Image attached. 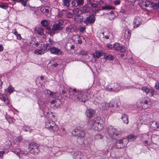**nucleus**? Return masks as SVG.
Wrapping results in <instances>:
<instances>
[{
    "mask_svg": "<svg viewBox=\"0 0 159 159\" xmlns=\"http://www.w3.org/2000/svg\"><path fill=\"white\" fill-rule=\"evenodd\" d=\"M88 91V90L85 92L77 91L76 89H74L72 91L73 95L72 97L76 101L85 103L87 99L86 92Z\"/></svg>",
    "mask_w": 159,
    "mask_h": 159,
    "instance_id": "nucleus-1",
    "label": "nucleus"
},
{
    "mask_svg": "<svg viewBox=\"0 0 159 159\" xmlns=\"http://www.w3.org/2000/svg\"><path fill=\"white\" fill-rule=\"evenodd\" d=\"M46 128L54 133L58 131L59 129L58 126L52 120L48 119L45 121Z\"/></svg>",
    "mask_w": 159,
    "mask_h": 159,
    "instance_id": "nucleus-2",
    "label": "nucleus"
},
{
    "mask_svg": "<svg viewBox=\"0 0 159 159\" xmlns=\"http://www.w3.org/2000/svg\"><path fill=\"white\" fill-rule=\"evenodd\" d=\"M109 136L113 139H117L120 135V129L119 128H115L112 126L109 127L107 130Z\"/></svg>",
    "mask_w": 159,
    "mask_h": 159,
    "instance_id": "nucleus-3",
    "label": "nucleus"
},
{
    "mask_svg": "<svg viewBox=\"0 0 159 159\" xmlns=\"http://www.w3.org/2000/svg\"><path fill=\"white\" fill-rule=\"evenodd\" d=\"M29 152L32 154L37 155L39 152V145L34 142H32L29 145Z\"/></svg>",
    "mask_w": 159,
    "mask_h": 159,
    "instance_id": "nucleus-4",
    "label": "nucleus"
},
{
    "mask_svg": "<svg viewBox=\"0 0 159 159\" xmlns=\"http://www.w3.org/2000/svg\"><path fill=\"white\" fill-rule=\"evenodd\" d=\"M122 88L120 84L118 83L110 84L107 85L106 89L108 91H113L117 92L119 91Z\"/></svg>",
    "mask_w": 159,
    "mask_h": 159,
    "instance_id": "nucleus-5",
    "label": "nucleus"
},
{
    "mask_svg": "<svg viewBox=\"0 0 159 159\" xmlns=\"http://www.w3.org/2000/svg\"><path fill=\"white\" fill-rule=\"evenodd\" d=\"M142 139L146 145L150 146L152 145V136L149 134H143Z\"/></svg>",
    "mask_w": 159,
    "mask_h": 159,
    "instance_id": "nucleus-6",
    "label": "nucleus"
},
{
    "mask_svg": "<svg viewBox=\"0 0 159 159\" xmlns=\"http://www.w3.org/2000/svg\"><path fill=\"white\" fill-rule=\"evenodd\" d=\"M127 142L128 139L126 138L119 139L116 141V147L117 148H123L126 146Z\"/></svg>",
    "mask_w": 159,
    "mask_h": 159,
    "instance_id": "nucleus-7",
    "label": "nucleus"
},
{
    "mask_svg": "<svg viewBox=\"0 0 159 159\" xmlns=\"http://www.w3.org/2000/svg\"><path fill=\"white\" fill-rule=\"evenodd\" d=\"M12 152L16 154L18 156V157L20 158H27L28 156L27 153L24 152L23 151H21L20 149L18 147L16 149H13L12 150Z\"/></svg>",
    "mask_w": 159,
    "mask_h": 159,
    "instance_id": "nucleus-8",
    "label": "nucleus"
},
{
    "mask_svg": "<svg viewBox=\"0 0 159 159\" xmlns=\"http://www.w3.org/2000/svg\"><path fill=\"white\" fill-rule=\"evenodd\" d=\"M73 135L77 136L80 138L84 137L85 135L84 131L82 129H75L72 132Z\"/></svg>",
    "mask_w": 159,
    "mask_h": 159,
    "instance_id": "nucleus-9",
    "label": "nucleus"
},
{
    "mask_svg": "<svg viewBox=\"0 0 159 159\" xmlns=\"http://www.w3.org/2000/svg\"><path fill=\"white\" fill-rule=\"evenodd\" d=\"M64 23V21L62 20H59L58 22L53 24L52 29L53 30H61L63 27H62Z\"/></svg>",
    "mask_w": 159,
    "mask_h": 159,
    "instance_id": "nucleus-10",
    "label": "nucleus"
},
{
    "mask_svg": "<svg viewBox=\"0 0 159 159\" xmlns=\"http://www.w3.org/2000/svg\"><path fill=\"white\" fill-rule=\"evenodd\" d=\"M115 106L114 103L113 102H111L109 103L106 102H103L100 104V107L104 110H107L109 108L113 107Z\"/></svg>",
    "mask_w": 159,
    "mask_h": 159,
    "instance_id": "nucleus-11",
    "label": "nucleus"
},
{
    "mask_svg": "<svg viewBox=\"0 0 159 159\" xmlns=\"http://www.w3.org/2000/svg\"><path fill=\"white\" fill-rule=\"evenodd\" d=\"M113 48L116 51H120L121 52H124L126 51V48L121 45L120 44L117 43H115L113 45Z\"/></svg>",
    "mask_w": 159,
    "mask_h": 159,
    "instance_id": "nucleus-12",
    "label": "nucleus"
},
{
    "mask_svg": "<svg viewBox=\"0 0 159 159\" xmlns=\"http://www.w3.org/2000/svg\"><path fill=\"white\" fill-rule=\"evenodd\" d=\"M95 20V18L93 14H91L87 17L84 23L87 25L92 24L94 22Z\"/></svg>",
    "mask_w": 159,
    "mask_h": 159,
    "instance_id": "nucleus-13",
    "label": "nucleus"
},
{
    "mask_svg": "<svg viewBox=\"0 0 159 159\" xmlns=\"http://www.w3.org/2000/svg\"><path fill=\"white\" fill-rule=\"evenodd\" d=\"M150 117L148 114H144L140 117V120L142 123L146 124L149 121Z\"/></svg>",
    "mask_w": 159,
    "mask_h": 159,
    "instance_id": "nucleus-14",
    "label": "nucleus"
},
{
    "mask_svg": "<svg viewBox=\"0 0 159 159\" xmlns=\"http://www.w3.org/2000/svg\"><path fill=\"white\" fill-rule=\"evenodd\" d=\"M141 89L143 92L146 94H148V93H150V96H152L155 92L154 89H149L146 86H143L141 88Z\"/></svg>",
    "mask_w": 159,
    "mask_h": 159,
    "instance_id": "nucleus-15",
    "label": "nucleus"
},
{
    "mask_svg": "<svg viewBox=\"0 0 159 159\" xmlns=\"http://www.w3.org/2000/svg\"><path fill=\"white\" fill-rule=\"evenodd\" d=\"M89 127L96 131H100L103 128V124H99L98 125H89Z\"/></svg>",
    "mask_w": 159,
    "mask_h": 159,
    "instance_id": "nucleus-16",
    "label": "nucleus"
},
{
    "mask_svg": "<svg viewBox=\"0 0 159 159\" xmlns=\"http://www.w3.org/2000/svg\"><path fill=\"white\" fill-rule=\"evenodd\" d=\"M44 94L47 96L49 97H51L56 98L57 96L58 95L56 93H53L50 90L46 89L44 90Z\"/></svg>",
    "mask_w": 159,
    "mask_h": 159,
    "instance_id": "nucleus-17",
    "label": "nucleus"
},
{
    "mask_svg": "<svg viewBox=\"0 0 159 159\" xmlns=\"http://www.w3.org/2000/svg\"><path fill=\"white\" fill-rule=\"evenodd\" d=\"M103 120L100 117H97L94 118L91 121V123L89 125H98L99 124H103Z\"/></svg>",
    "mask_w": 159,
    "mask_h": 159,
    "instance_id": "nucleus-18",
    "label": "nucleus"
},
{
    "mask_svg": "<svg viewBox=\"0 0 159 159\" xmlns=\"http://www.w3.org/2000/svg\"><path fill=\"white\" fill-rule=\"evenodd\" d=\"M152 144H155L157 146H159V135L153 134L152 136Z\"/></svg>",
    "mask_w": 159,
    "mask_h": 159,
    "instance_id": "nucleus-19",
    "label": "nucleus"
},
{
    "mask_svg": "<svg viewBox=\"0 0 159 159\" xmlns=\"http://www.w3.org/2000/svg\"><path fill=\"white\" fill-rule=\"evenodd\" d=\"M50 52L53 54L59 55L62 54V52L58 48L55 47H52L51 48Z\"/></svg>",
    "mask_w": 159,
    "mask_h": 159,
    "instance_id": "nucleus-20",
    "label": "nucleus"
},
{
    "mask_svg": "<svg viewBox=\"0 0 159 159\" xmlns=\"http://www.w3.org/2000/svg\"><path fill=\"white\" fill-rule=\"evenodd\" d=\"M141 22L142 20L140 17H135L134 19L133 22L134 28H137L141 25Z\"/></svg>",
    "mask_w": 159,
    "mask_h": 159,
    "instance_id": "nucleus-21",
    "label": "nucleus"
},
{
    "mask_svg": "<svg viewBox=\"0 0 159 159\" xmlns=\"http://www.w3.org/2000/svg\"><path fill=\"white\" fill-rule=\"evenodd\" d=\"M149 102V100L145 99L143 100L140 103L142 108L143 109H146L149 108L150 106Z\"/></svg>",
    "mask_w": 159,
    "mask_h": 159,
    "instance_id": "nucleus-22",
    "label": "nucleus"
},
{
    "mask_svg": "<svg viewBox=\"0 0 159 159\" xmlns=\"http://www.w3.org/2000/svg\"><path fill=\"white\" fill-rule=\"evenodd\" d=\"M149 125L150 128L153 130H159V123L152 121L150 123Z\"/></svg>",
    "mask_w": 159,
    "mask_h": 159,
    "instance_id": "nucleus-23",
    "label": "nucleus"
},
{
    "mask_svg": "<svg viewBox=\"0 0 159 159\" xmlns=\"http://www.w3.org/2000/svg\"><path fill=\"white\" fill-rule=\"evenodd\" d=\"M95 113L94 111L92 109L87 110L85 112V115L88 118L92 117Z\"/></svg>",
    "mask_w": 159,
    "mask_h": 159,
    "instance_id": "nucleus-24",
    "label": "nucleus"
},
{
    "mask_svg": "<svg viewBox=\"0 0 159 159\" xmlns=\"http://www.w3.org/2000/svg\"><path fill=\"white\" fill-rule=\"evenodd\" d=\"M150 2L146 0H141L139 2V5L143 8L148 7L150 5Z\"/></svg>",
    "mask_w": 159,
    "mask_h": 159,
    "instance_id": "nucleus-25",
    "label": "nucleus"
},
{
    "mask_svg": "<svg viewBox=\"0 0 159 159\" xmlns=\"http://www.w3.org/2000/svg\"><path fill=\"white\" fill-rule=\"evenodd\" d=\"M41 23L42 25L47 30H49L50 29L49 26L50 21L46 20H43L41 21Z\"/></svg>",
    "mask_w": 159,
    "mask_h": 159,
    "instance_id": "nucleus-26",
    "label": "nucleus"
},
{
    "mask_svg": "<svg viewBox=\"0 0 159 159\" xmlns=\"http://www.w3.org/2000/svg\"><path fill=\"white\" fill-rule=\"evenodd\" d=\"M73 157L74 159H81L83 156L81 152H77L74 153Z\"/></svg>",
    "mask_w": 159,
    "mask_h": 159,
    "instance_id": "nucleus-27",
    "label": "nucleus"
},
{
    "mask_svg": "<svg viewBox=\"0 0 159 159\" xmlns=\"http://www.w3.org/2000/svg\"><path fill=\"white\" fill-rule=\"evenodd\" d=\"M49 100H46L44 101H41L39 102V106L41 108H44L46 106V105L49 102Z\"/></svg>",
    "mask_w": 159,
    "mask_h": 159,
    "instance_id": "nucleus-28",
    "label": "nucleus"
},
{
    "mask_svg": "<svg viewBox=\"0 0 159 159\" xmlns=\"http://www.w3.org/2000/svg\"><path fill=\"white\" fill-rule=\"evenodd\" d=\"M124 123L128 124L129 123V119L128 115L125 114H122L121 117Z\"/></svg>",
    "mask_w": 159,
    "mask_h": 159,
    "instance_id": "nucleus-29",
    "label": "nucleus"
},
{
    "mask_svg": "<svg viewBox=\"0 0 159 159\" xmlns=\"http://www.w3.org/2000/svg\"><path fill=\"white\" fill-rule=\"evenodd\" d=\"M46 52L45 50L43 48L37 49L34 51V53L37 55H42Z\"/></svg>",
    "mask_w": 159,
    "mask_h": 159,
    "instance_id": "nucleus-30",
    "label": "nucleus"
},
{
    "mask_svg": "<svg viewBox=\"0 0 159 159\" xmlns=\"http://www.w3.org/2000/svg\"><path fill=\"white\" fill-rule=\"evenodd\" d=\"M0 99L6 104H8L9 103V101L7 99V97L5 95L0 94Z\"/></svg>",
    "mask_w": 159,
    "mask_h": 159,
    "instance_id": "nucleus-31",
    "label": "nucleus"
},
{
    "mask_svg": "<svg viewBox=\"0 0 159 159\" xmlns=\"http://www.w3.org/2000/svg\"><path fill=\"white\" fill-rule=\"evenodd\" d=\"M131 31L128 28H126L125 34V38L126 39H129L131 36Z\"/></svg>",
    "mask_w": 159,
    "mask_h": 159,
    "instance_id": "nucleus-32",
    "label": "nucleus"
},
{
    "mask_svg": "<svg viewBox=\"0 0 159 159\" xmlns=\"http://www.w3.org/2000/svg\"><path fill=\"white\" fill-rule=\"evenodd\" d=\"M82 20L83 17L80 15H77L75 17L74 20L76 23H80L82 22Z\"/></svg>",
    "mask_w": 159,
    "mask_h": 159,
    "instance_id": "nucleus-33",
    "label": "nucleus"
},
{
    "mask_svg": "<svg viewBox=\"0 0 159 159\" xmlns=\"http://www.w3.org/2000/svg\"><path fill=\"white\" fill-rule=\"evenodd\" d=\"M35 32L41 35L44 34L43 30V29L41 27H36L35 28Z\"/></svg>",
    "mask_w": 159,
    "mask_h": 159,
    "instance_id": "nucleus-34",
    "label": "nucleus"
},
{
    "mask_svg": "<svg viewBox=\"0 0 159 159\" xmlns=\"http://www.w3.org/2000/svg\"><path fill=\"white\" fill-rule=\"evenodd\" d=\"M102 55V52L99 51H96L93 54V56L95 59H98Z\"/></svg>",
    "mask_w": 159,
    "mask_h": 159,
    "instance_id": "nucleus-35",
    "label": "nucleus"
},
{
    "mask_svg": "<svg viewBox=\"0 0 159 159\" xmlns=\"http://www.w3.org/2000/svg\"><path fill=\"white\" fill-rule=\"evenodd\" d=\"M115 8V7L109 5H106L102 7V10H113Z\"/></svg>",
    "mask_w": 159,
    "mask_h": 159,
    "instance_id": "nucleus-36",
    "label": "nucleus"
},
{
    "mask_svg": "<svg viewBox=\"0 0 159 159\" xmlns=\"http://www.w3.org/2000/svg\"><path fill=\"white\" fill-rule=\"evenodd\" d=\"M11 142L10 141L8 140L4 143L3 146L5 149H7L11 147Z\"/></svg>",
    "mask_w": 159,
    "mask_h": 159,
    "instance_id": "nucleus-37",
    "label": "nucleus"
},
{
    "mask_svg": "<svg viewBox=\"0 0 159 159\" xmlns=\"http://www.w3.org/2000/svg\"><path fill=\"white\" fill-rule=\"evenodd\" d=\"M40 11L47 16H48L49 12V10L48 9L44 7H42L41 8Z\"/></svg>",
    "mask_w": 159,
    "mask_h": 159,
    "instance_id": "nucleus-38",
    "label": "nucleus"
},
{
    "mask_svg": "<svg viewBox=\"0 0 159 159\" xmlns=\"http://www.w3.org/2000/svg\"><path fill=\"white\" fill-rule=\"evenodd\" d=\"M107 15L108 16L109 19L110 20L113 19L115 17L114 12L113 11H111L110 12L107 13Z\"/></svg>",
    "mask_w": 159,
    "mask_h": 159,
    "instance_id": "nucleus-39",
    "label": "nucleus"
},
{
    "mask_svg": "<svg viewBox=\"0 0 159 159\" xmlns=\"http://www.w3.org/2000/svg\"><path fill=\"white\" fill-rule=\"evenodd\" d=\"M66 48L68 50L74 48V46L70 43H67L65 46Z\"/></svg>",
    "mask_w": 159,
    "mask_h": 159,
    "instance_id": "nucleus-40",
    "label": "nucleus"
},
{
    "mask_svg": "<svg viewBox=\"0 0 159 159\" xmlns=\"http://www.w3.org/2000/svg\"><path fill=\"white\" fill-rule=\"evenodd\" d=\"M89 3L92 7L93 8L96 9L100 7L99 4L96 3H94L92 2H91Z\"/></svg>",
    "mask_w": 159,
    "mask_h": 159,
    "instance_id": "nucleus-41",
    "label": "nucleus"
},
{
    "mask_svg": "<svg viewBox=\"0 0 159 159\" xmlns=\"http://www.w3.org/2000/svg\"><path fill=\"white\" fill-rule=\"evenodd\" d=\"M104 58L106 60L111 61L113 60L114 59L113 56L111 55H108L105 56H104Z\"/></svg>",
    "mask_w": 159,
    "mask_h": 159,
    "instance_id": "nucleus-42",
    "label": "nucleus"
},
{
    "mask_svg": "<svg viewBox=\"0 0 159 159\" xmlns=\"http://www.w3.org/2000/svg\"><path fill=\"white\" fill-rule=\"evenodd\" d=\"M151 7L154 9H157L158 7L157 5V3H155L154 2H152L151 4Z\"/></svg>",
    "mask_w": 159,
    "mask_h": 159,
    "instance_id": "nucleus-43",
    "label": "nucleus"
},
{
    "mask_svg": "<svg viewBox=\"0 0 159 159\" xmlns=\"http://www.w3.org/2000/svg\"><path fill=\"white\" fill-rule=\"evenodd\" d=\"M22 138L21 136H20L18 137L14 141H16V142H15L16 144H18L22 140Z\"/></svg>",
    "mask_w": 159,
    "mask_h": 159,
    "instance_id": "nucleus-44",
    "label": "nucleus"
},
{
    "mask_svg": "<svg viewBox=\"0 0 159 159\" xmlns=\"http://www.w3.org/2000/svg\"><path fill=\"white\" fill-rule=\"evenodd\" d=\"M44 48L45 49V50L47 51H50V50L51 48H52L51 46L48 43H46L45 45L43 46Z\"/></svg>",
    "mask_w": 159,
    "mask_h": 159,
    "instance_id": "nucleus-45",
    "label": "nucleus"
},
{
    "mask_svg": "<svg viewBox=\"0 0 159 159\" xmlns=\"http://www.w3.org/2000/svg\"><path fill=\"white\" fill-rule=\"evenodd\" d=\"M103 138V136L101 134H97L95 137V139L97 140L102 139Z\"/></svg>",
    "mask_w": 159,
    "mask_h": 159,
    "instance_id": "nucleus-46",
    "label": "nucleus"
},
{
    "mask_svg": "<svg viewBox=\"0 0 159 159\" xmlns=\"http://www.w3.org/2000/svg\"><path fill=\"white\" fill-rule=\"evenodd\" d=\"M77 3V5L79 6L82 5L84 4V0H75Z\"/></svg>",
    "mask_w": 159,
    "mask_h": 159,
    "instance_id": "nucleus-47",
    "label": "nucleus"
},
{
    "mask_svg": "<svg viewBox=\"0 0 159 159\" xmlns=\"http://www.w3.org/2000/svg\"><path fill=\"white\" fill-rule=\"evenodd\" d=\"M14 91V88L11 86H9L8 88V92L11 93Z\"/></svg>",
    "mask_w": 159,
    "mask_h": 159,
    "instance_id": "nucleus-48",
    "label": "nucleus"
},
{
    "mask_svg": "<svg viewBox=\"0 0 159 159\" xmlns=\"http://www.w3.org/2000/svg\"><path fill=\"white\" fill-rule=\"evenodd\" d=\"M73 12L74 14L76 15H78L77 14H78L79 12V10L78 8H76L73 10Z\"/></svg>",
    "mask_w": 159,
    "mask_h": 159,
    "instance_id": "nucleus-49",
    "label": "nucleus"
},
{
    "mask_svg": "<svg viewBox=\"0 0 159 159\" xmlns=\"http://www.w3.org/2000/svg\"><path fill=\"white\" fill-rule=\"evenodd\" d=\"M66 16L68 18H71L73 16L72 14L70 12H67L66 15Z\"/></svg>",
    "mask_w": 159,
    "mask_h": 159,
    "instance_id": "nucleus-50",
    "label": "nucleus"
},
{
    "mask_svg": "<svg viewBox=\"0 0 159 159\" xmlns=\"http://www.w3.org/2000/svg\"><path fill=\"white\" fill-rule=\"evenodd\" d=\"M79 54L82 55H86L87 54V53L83 50H81L79 52Z\"/></svg>",
    "mask_w": 159,
    "mask_h": 159,
    "instance_id": "nucleus-51",
    "label": "nucleus"
},
{
    "mask_svg": "<svg viewBox=\"0 0 159 159\" xmlns=\"http://www.w3.org/2000/svg\"><path fill=\"white\" fill-rule=\"evenodd\" d=\"M64 5L67 7H68L69 6V1L68 0H64L63 1Z\"/></svg>",
    "mask_w": 159,
    "mask_h": 159,
    "instance_id": "nucleus-52",
    "label": "nucleus"
},
{
    "mask_svg": "<svg viewBox=\"0 0 159 159\" xmlns=\"http://www.w3.org/2000/svg\"><path fill=\"white\" fill-rule=\"evenodd\" d=\"M29 0H19V2H21L24 6H25L26 3Z\"/></svg>",
    "mask_w": 159,
    "mask_h": 159,
    "instance_id": "nucleus-53",
    "label": "nucleus"
},
{
    "mask_svg": "<svg viewBox=\"0 0 159 159\" xmlns=\"http://www.w3.org/2000/svg\"><path fill=\"white\" fill-rule=\"evenodd\" d=\"M79 30L81 32H84L85 30V27L84 26H80L79 27Z\"/></svg>",
    "mask_w": 159,
    "mask_h": 159,
    "instance_id": "nucleus-54",
    "label": "nucleus"
},
{
    "mask_svg": "<svg viewBox=\"0 0 159 159\" xmlns=\"http://www.w3.org/2000/svg\"><path fill=\"white\" fill-rule=\"evenodd\" d=\"M136 138V137L134 136V135H132V134H131V135H129L128 136V139H135Z\"/></svg>",
    "mask_w": 159,
    "mask_h": 159,
    "instance_id": "nucleus-55",
    "label": "nucleus"
},
{
    "mask_svg": "<svg viewBox=\"0 0 159 159\" xmlns=\"http://www.w3.org/2000/svg\"><path fill=\"white\" fill-rule=\"evenodd\" d=\"M71 4L74 6L77 7L78 5H77V3L75 0H73L71 2Z\"/></svg>",
    "mask_w": 159,
    "mask_h": 159,
    "instance_id": "nucleus-56",
    "label": "nucleus"
},
{
    "mask_svg": "<svg viewBox=\"0 0 159 159\" xmlns=\"http://www.w3.org/2000/svg\"><path fill=\"white\" fill-rule=\"evenodd\" d=\"M154 87L157 90H159V82H157L155 83Z\"/></svg>",
    "mask_w": 159,
    "mask_h": 159,
    "instance_id": "nucleus-57",
    "label": "nucleus"
},
{
    "mask_svg": "<svg viewBox=\"0 0 159 159\" xmlns=\"http://www.w3.org/2000/svg\"><path fill=\"white\" fill-rule=\"evenodd\" d=\"M101 99V98L100 97L98 96L95 99V101L98 103H99L100 102V101Z\"/></svg>",
    "mask_w": 159,
    "mask_h": 159,
    "instance_id": "nucleus-58",
    "label": "nucleus"
},
{
    "mask_svg": "<svg viewBox=\"0 0 159 159\" xmlns=\"http://www.w3.org/2000/svg\"><path fill=\"white\" fill-rule=\"evenodd\" d=\"M30 127L27 126H25L24 127H23V129L25 131H30V130L29 129Z\"/></svg>",
    "mask_w": 159,
    "mask_h": 159,
    "instance_id": "nucleus-59",
    "label": "nucleus"
},
{
    "mask_svg": "<svg viewBox=\"0 0 159 159\" xmlns=\"http://www.w3.org/2000/svg\"><path fill=\"white\" fill-rule=\"evenodd\" d=\"M8 6L7 5H0V7L4 9H7L8 7Z\"/></svg>",
    "mask_w": 159,
    "mask_h": 159,
    "instance_id": "nucleus-60",
    "label": "nucleus"
},
{
    "mask_svg": "<svg viewBox=\"0 0 159 159\" xmlns=\"http://www.w3.org/2000/svg\"><path fill=\"white\" fill-rule=\"evenodd\" d=\"M120 2L119 0H116L114 2V4L115 5H119L120 3Z\"/></svg>",
    "mask_w": 159,
    "mask_h": 159,
    "instance_id": "nucleus-61",
    "label": "nucleus"
},
{
    "mask_svg": "<svg viewBox=\"0 0 159 159\" xmlns=\"http://www.w3.org/2000/svg\"><path fill=\"white\" fill-rule=\"evenodd\" d=\"M5 152L1 151L0 152V159H2L3 157V155L4 153Z\"/></svg>",
    "mask_w": 159,
    "mask_h": 159,
    "instance_id": "nucleus-62",
    "label": "nucleus"
},
{
    "mask_svg": "<svg viewBox=\"0 0 159 159\" xmlns=\"http://www.w3.org/2000/svg\"><path fill=\"white\" fill-rule=\"evenodd\" d=\"M43 77L42 76H40V77H38L37 79V80H40V83H42V81L43 80Z\"/></svg>",
    "mask_w": 159,
    "mask_h": 159,
    "instance_id": "nucleus-63",
    "label": "nucleus"
},
{
    "mask_svg": "<svg viewBox=\"0 0 159 159\" xmlns=\"http://www.w3.org/2000/svg\"><path fill=\"white\" fill-rule=\"evenodd\" d=\"M16 36V37L17 39L19 40L21 39L22 38L20 34L18 33Z\"/></svg>",
    "mask_w": 159,
    "mask_h": 159,
    "instance_id": "nucleus-64",
    "label": "nucleus"
}]
</instances>
